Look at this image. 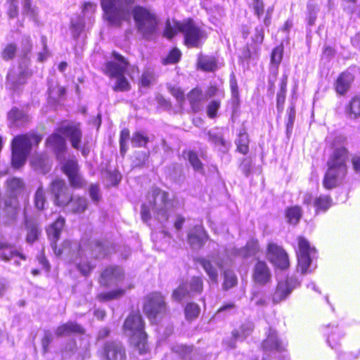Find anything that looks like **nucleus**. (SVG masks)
<instances>
[{"label": "nucleus", "mask_w": 360, "mask_h": 360, "mask_svg": "<svg viewBox=\"0 0 360 360\" xmlns=\"http://www.w3.org/2000/svg\"><path fill=\"white\" fill-rule=\"evenodd\" d=\"M65 224L62 217L51 224L47 229V234L51 240V247L57 256H70V261L75 264L77 269L84 276L88 275L94 268L87 259V255L96 258L103 257L108 254L107 248L103 243L94 241L89 245H79L76 241H65L61 248H57L56 243L60 238L61 231Z\"/></svg>", "instance_id": "1"}, {"label": "nucleus", "mask_w": 360, "mask_h": 360, "mask_svg": "<svg viewBox=\"0 0 360 360\" xmlns=\"http://www.w3.org/2000/svg\"><path fill=\"white\" fill-rule=\"evenodd\" d=\"M71 143L72 146L79 150L82 140V131L77 124H62L54 134L46 140V146L56 154L57 158L62 163V169L68 176L72 187L82 188L86 185V181L78 172V165L74 160L63 162V155L66 150L65 138Z\"/></svg>", "instance_id": "2"}, {"label": "nucleus", "mask_w": 360, "mask_h": 360, "mask_svg": "<svg viewBox=\"0 0 360 360\" xmlns=\"http://www.w3.org/2000/svg\"><path fill=\"white\" fill-rule=\"evenodd\" d=\"M259 252V245L257 240L251 239L248 241L246 245L240 249L233 247L224 248L219 251L217 255L213 254L211 259L205 257L198 258V262L205 271L210 280L213 283H217L218 270L213 266L214 262L219 268L222 269L225 266L230 264L233 258L240 257L242 258H248L255 256Z\"/></svg>", "instance_id": "3"}, {"label": "nucleus", "mask_w": 360, "mask_h": 360, "mask_svg": "<svg viewBox=\"0 0 360 360\" xmlns=\"http://www.w3.org/2000/svg\"><path fill=\"white\" fill-rule=\"evenodd\" d=\"M172 203L168 199V193L159 188H153L148 193V203H144L141 209V218L148 222L153 217L160 224L167 221L171 212Z\"/></svg>", "instance_id": "4"}, {"label": "nucleus", "mask_w": 360, "mask_h": 360, "mask_svg": "<svg viewBox=\"0 0 360 360\" xmlns=\"http://www.w3.org/2000/svg\"><path fill=\"white\" fill-rule=\"evenodd\" d=\"M347 158L348 153L345 146L335 148L328 160V168L323 181L326 188H333L344 179L347 172Z\"/></svg>", "instance_id": "5"}, {"label": "nucleus", "mask_w": 360, "mask_h": 360, "mask_svg": "<svg viewBox=\"0 0 360 360\" xmlns=\"http://www.w3.org/2000/svg\"><path fill=\"white\" fill-rule=\"evenodd\" d=\"M134 0H101V7L104 12L103 18L112 27H120L123 23L130 22L129 4Z\"/></svg>", "instance_id": "6"}, {"label": "nucleus", "mask_w": 360, "mask_h": 360, "mask_svg": "<svg viewBox=\"0 0 360 360\" xmlns=\"http://www.w3.org/2000/svg\"><path fill=\"white\" fill-rule=\"evenodd\" d=\"M42 138L34 133L16 136L11 143L12 165L18 169L23 166L34 145H38Z\"/></svg>", "instance_id": "7"}, {"label": "nucleus", "mask_w": 360, "mask_h": 360, "mask_svg": "<svg viewBox=\"0 0 360 360\" xmlns=\"http://www.w3.org/2000/svg\"><path fill=\"white\" fill-rule=\"evenodd\" d=\"M178 32L184 34L185 44L188 46L197 47L203 37L202 31L195 25L192 20L179 22L168 20L166 24L164 35L172 39Z\"/></svg>", "instance_id": "8"}, {"label": "nucleus", "mask_w": 360, "mask_h": 360, "mask_svg": "<svg viewBox=\"0 0 360 360\" xmlns=\"http://www.w3.org/2000/svg\"><path fill=\"white\" fill-rule=\"evenodd\" d=\"M51 191L55 196V203L58 206L68 205L73 213L83 212L87 206L84 198H73L63 180L56 179L51 183Z\"/></svg>", "instance_id": "9"}, {"label": "nucleus", "mask_w": 360, "mask_h": 360, "mask_svg": "<svg viewBox=\"0 0 360 360\" xmlns=\"http://www.w3.org/2000/svg\"><path fill=\"white\" fill-rule=\"evenodd\" d=\"M125 332L131 338V342L139 350V354L146 353L148 345L147 335L144 331V324L139 313H131L125 320L124 324Z\"/></svg>", "instance_id": "10"}, {"label": "nucleus", "mask_w": 360, "mask_h": 360, "mask_svg": "<svg viewBox=\"0 0 360 360\" xmlns=\"http://www.w3.org/2000/svg\"><path fill=\"white\" fill-rule=\"evenodd\" d=\"M113 57L116 61L107 63L105 66V72L109 77L115 79V89L116 91H127L129 88V84L124 77V73L128 63L121 55L115 52L113 53Z\"/></svg>", "instance_id": "11"}, {"label": "nucleus", "mask_w": 360, "mask_h": 360, "mask_svg": "<svg viewBox=\"0 0 360 360\" xmlns=\"http://www.w3.org/2000/svg\"><path fill=\"white\" fill-rule=\"evenodd\" d=\"M133 17L138 31L145 37L156 31L158 18L150 11L141 6H136L133 10Z\"/></svg>", "instance_id": "12"}, {"label": "nucleus", "mask_w": 360, "mask_h": 360, "mask_svg": "<svg viewBox=\"0 0 360 360\" xmlns=\"http://www.w3.org/2000/svg\"><path fill=\"white\" fill-rule=\"evenodd\" d=\"M297 250V271L302 274L312 272L313 261L316 257V251L309 242L303 237H299Z\"/></svg>", "instance_id": "13"}, {"label": "nucleus", "mask_w": 360, "mask_h": 360, "mask_svg": "<svg viewBox=\"0 0 360 360\" xmlns=\"http://www.w3.org/2000/svg\"><path fill=\"white\" fill-rule=\"evenodd\" d=\"M166 310L164 297L161 294L155 292L150 295L144 304L143 311L153 323H158Z\"/></svg>", "instance_id": "14"}, {"label": "nucleus", "mask_w": 360, "mask_h": 360, "mask_svg": "<svg viewBox=\"0 0 360 360\" xmlns=\"http://www.w3.org/2000/svg\"><path fill=\"white\" fill-rule=\"evenodd\" d=\"M266 257L276 269L286 270L290 266L288 253L281 246L275 243H268Z\"/></svg>", "instance_id": "15"}, {"label": "nucleus", "mask_w": 360, "mask_h": 360, "mask_svg": "<svg viewBox=\"0 0 360 360\" xmlns=\"http://www.w3.org/2000/svg\"><path fill=\"white\" fill-rule=\"evenodd\" d=\"M24 191V184L22 179L13 177L7 180V191L11 198L5 201L6 211L11 217H14L18 212V202L16 197Z\"/></svg>", "instance_id": "16"}, {"label": "nucleus", "mask_w": 360, "mask_h": 360, "mask_svg": "<svg viewBox=\"0 0 360 360\" xmlns=\"http://www.w3.org/2000/svg\"><path fill=\"white\" fill-rule=\"evenodd\" d=\"M202 290V278L200 276H193L188 282L181 283L174 290L172 298L174 300L181 301L188 297L200 294Z\"/></svg>", "instance_id": "17"}, {"label": "nucleus", "mask_w": 360, "mask_h": 360, "mask_svg": "<svg viewBox=\"0 0 360 360\" xmlns=\"http://www.w3.org/2000/svg\"><path fill=\"white\" fill-rule=\"evenodd\" d=\"M30 75L27 68V60L25 59L17 68L12 69L7 75V86L17 90L20 85L24 84Z\"/></svg>", "instance_id": "18"}, {"label": "nucleus", "mask_w": 360, "mask_h": 360, "mask_svg": "<svg viewBox=\"0 0 360 360\" xmlns=\"http://www.w3.org/2000/svg\"><path fill=\"white\" fill-rule=\"evenodd\" d=\"M300 284V281L295 276L288 277L285 280H279L273 296L274 302L278 303L286 299Z\"/></svg>", "instance_id": "19"}, {"label": "nucleus", "mask_w": 360, "mask_h": 360, "mask_svg": "<svg viewBox=\"0 0 360 360\" xmlns=\"http://www.w3.org/2000/svg\"><path fill=\"white\" fill-rule=\"evenodd\" d=\"M0 257L5 262L13 260L15 265H20L21 260H25L26 257L15 246L8 245L3 235L0 234Z\"/></svg>", "instance_id": "20"}, {"label": "nucleus", "mask_w": 360, "mask_h": 360, "mask_svg": "<svg viewBox=\"0 0 360 360\" xmlns=\"http://www.w3.org/2000/svg\"><path fill=\"white\" fill-rule=\"evenodd\" d=\"M286 346L287 343L278 338L277 333L274 329L269 328L267 337L262 343L265 354L272 353L276 354V353H281L285 351Z\"/></svg>", "instance_id": "21"}, {"label": "nucleus", "mask_w": 360, "mask_h": 360, "mask_svg": "<svg viewBox=\"0 0 360 360\" xmlns=\"http://www.w3.org/2000/svg\"><path fill=\"white\" fill-rule=\"evenodd\" d=\"M252 279L255 283L264 286L271 282V271L264 261H257L252 271Z\"/></svg>", "instance_id": "22"}, {"label": "nucleus", "mask_w": 360, "mask_h": 360, "mask_svg": "<svg viewBox=\"0 0 360 360\" xmlns=\"http://www.w3.org/2000/svg\"><path fill=\"white\" fill-rule=\"evenodd\" d=\"M302 201L304 205L308 207H314L316 214L320 212H326L332 205V199L326 195L313 197L311 194L307 193L304 194Z\"/></svg>", "instance_id": "23"}, {"label": "nucleus", "mask_w": 360, "mask_h": 360, "mask_svg": "<svg viewBox=\"0 0 360 360\" xmlns=\"http://www.w3.org/2000/svg\"><path fill=\"white\" fill-rule=\"evenodd\" d=\"M123 278V271L120 267L110 266L101 274L100 283L105 286L117 285Z\"/></svg>", "instance_id": "24"}, {"label": "nucleus", "mask_w": 360, "mask_h": 360, "mask_svg": "<svg viewBox=\"0 0 360 360\" xmlns=\"http://www.w3.org/2000/svg\"><path fill=\"white\" fill-rule=\"evenodd\" d=\"M104 354L107 360H126L125 349L120 342H107Z\"/></svg>", "instance_id": "25"}, {"label": "nucleus", "mask_w": 360, "mask_h": 360, "mask_svg": "<svg viewBox=\"0 0 360 360\" xmlns=\"http://www.w3.org/2000/svg\"><path fill=\"white\" fill-rule=\"evenodd\" d=\"M208 236L201 226H195L188 234V242L193 249L201 248Z\"/></svg>", "instance_id": "26"}, {"label": "nucleus", "mask_w": 360, "mask_h": 360, "mask_svg": "<svg viewBox=\"0 0 360 360\" xmlns=\"http://www.w3.org/2000/svg\"><path fill=\"white\" fill-rule=\"evenodd\" d=\"M324 335L326 336L327 343L332 349H335L339 345L344 336L342 330L334 324H330L325 328Z\"/></svg>", "instance_id": "27"}, {"label": "nucleus", "mask_w": 360, "mask_h": 360, "mask_svg": "<svg viewBox=\"0 0 360 360\" xmlns=\"http://www.w3.org/2000/svg\"><path fill=\"white\" fill-rule=\"evenodd\" d=\"M9 126L20 127L29 122L30 117L27 113L17 108H13L8 113Z\"/></svg>", "instance_id": "28"}, {"label": "nucleus", "mask_w": 360, "mask_h": 360, "mask_svg": "<svg viewBox=\"0 0 360 360\" xmlns=\"http://www.w3.org/2000/svg\"><path fill=\"white\" fill-rule=\"evenodd\" d=\"M354 79L352 74L349 72H342L336 81L335 89L338 94L343 95L349 89Z\"/></svg>", "instance_id": "29"}, {"label": "nucleus", "mask_w": 360, "mask_h": 360, "mask_svg": "<svg viewBox=\"0 0 360 360\" xmlns=\"http://www.w3.org/2000/svg\"><path fill=\"white\" fill-rule=\"evenodd\" d=\"M83 328L73 322H68L57 328L56 334L58 337L69 335L72 333H82Z\"/></svg>", "instance_id": "30"}, {"label": "nucleus", "mask_w": 360, "mask_h": 360, "mask_svg": "<svg viewBox=\"0 0 360 360\" xmlns=\"http://www.w3.org/2000/svg\"><path fill=\"white\" fill-rule=\"evenodd\" d=\"M187 98L190 103L192 110L198 112L201 108L203 95L201 91L197 88L193 89L187 96Z\"/></svg>", "instance_id": "31"}, {"label": "nucleus", "mask_w": 360, "mask_h": 360, "mask_svg": "<svg viewBox=\"0 0 360 360\" xmlns=\"http://www.w3.org/2000/svg\"><path fill=\"white\" fill-rule=\"evenodd\" d=\"M238 150L243 153L246 154L248 152L249 139L248 136L245 129H241L238 134V138L236 140Z\"/></svg>", "instance_id": "32"}, {"label": "nucleus", "mask_w": 360, "mask_h": 360, "mask_svg": "<svg viewBox=\"0 0 360 360\" xmlns=\"http://www.w3.org/2000/svg\"><path fill=\"white\" fill-rule=\"evenodd\" d=\"M302 216V211L300 207L294 206L289 207L285 211V217L288 222L291 224H297Z\"/></svg>", "instance_id": "33"}, {"label": "nucleus", "mask_w": 360, "mask_h": 360, "mask_svg": "<svg viewBox=\"0 0 360 360\" xmlns=\"http://www.w3.org/2000/svg\"><path fill=\"white\" fill-rule=\"evenodd\" d=\"M84 27V22L81 16H76L71 20V32L74 39H77Z\"/></svg>", "instance_id": "34"}, {"label": "nucleus", "mask_w": 360, "mask_h": 360, "mask_svg": "<svg viewBox=\"0 0 360 360\" xmlns=\"http://www.w3.org/2000/svg\"><path fill=\"white\" fill-rule=\"evenodd\" d=\"M200 68L205 71H214L217 69V64L212 57L203 56L198 60Z\"/></svg>", "instance_id": "35"}, {"label": "nucleus", "mask_w": 360, "mask_h": 360, "mask_svg": "<svg viewBox=\"0 0 360 360\" xmlns=\"http://www.w3.org/2000/svg\"><path fill=\"white\" fill-rule=\"evenodd\" d=\"M347 110L352 118H357L360 116V96H354L352 99Z\"/></svg>", "instance_id": "36"}, {"label": "nucleus", "mask_w": 360, "mask_h": 360, "mask_svg": "<svg viewBox=\"0 0 360 360\" xmlns=\"http://www.w3.org/2000/svg\"><path fill=\"white\" fill-rule=\"evenodd\" d=\"M31 1L32 0L22 1V11L24 13L29 15L34 21L37 22L39 9L37 6H32Z\"/></svg>", "instance_id": "37"}, {"label": "nucleus", "mask_w": 360, "mask_h": 360, "mask_svg": "<svg viewBox=\"0 0 360 360\" xmlns=\"http://www.w3.org/2000/svg\"><path fill=\"white\" fill-rule=\"evenodd\" d=\"M125 293L123 289L113 290L108 292H103L98 295V298L101 301H108L116 300L121 297Z\"/></svg>", "instance_id": "38"}, {"label": "nucleus", "mask_w": 360, "mask_h": 360, "mask_svg": "<svg viewBox=\"0 0 360 360\" xmlns=\"http://www.w3.org/2000/svg\"><path fill=\"white\" fill-rule=\"evenodd\" d=\"M155 80V74L153 70L150 68L146 69L140 80V84L141 86L148 87L151 85Z\"/></svg>", "instance_id": "39"}, {"label": "nucleus", "mask_w": 360, "mask_h": 360, "mask_svg": "<svg viewBox=\"0 0 360 360\" xmlns=\"http://www.w3.org/2000/svg\"><path fill=\"white\" fill-rule=\"evenodd\" d=\"M224 281L223 287L224 290H229L237 284L238 280L236 274L231 271H225L224 274Z\"/></svg>", "instance_id": "40"}, {"label": "nucleus", "mask_w": 360, "mask_h": 360, "mask_svg": "<svg viewBox=\"0 0 360 360\" xmlns=\"http://www.w3.org/2000/svg\"><path fill=\"white\" fill-rule=\"evenodd\" d=\"M209 136L210 140L214 143H215L217 146H221L222 147V148H220L222 152H225L228 149L229 144H226L220 132H215L213 130L210 131L209 132Z\"/></svg>", "instance_id": "41"}, {"label": "nucleus", "mask_w": 360, "mask_h": 360, "mask_svg": "<svg viewBox=\"0 0 360 360\" xmlns=\"http://www.w3.org/2000/svg\"><path fill=\"white\" fill-rule=\"evenodd\" d=\"M32 167L36 170H39L43 173H45L48 169H46L47 161L42 155L34 157L31 160Z\"/></svg>", "instance_id": "42"}, {"label": "nucleus", "mask_w": 360, "mask_h": 360, "mask_svg": "<svg viewBox=\"0 0 360 360\" xmlns=\"http://www.w3.org/2000/svg\"><path fill=\"white\" fill-rule=\"evenodd\" d=\"M283 49L282 46L275 47L271 53V63L277 68L283 58Z\"/></svg>", "instance_id": "43"}, {"label": "nucleus", "mask_w": 360, "mask_h": 360, "mask_svg": "<svg viewBox=\"0 0 360 360\" xmlns=\"http://www.w3.org/2000/svg\"><path fill=\"white\" fill-rule=\"evenodd\" d=\"M260 49L257 45H251L248 46L246 51L243 53V57L249 60H255L259 56Z\"/></svg>", "instance_id": "44"}, {"label": "nucleus", "mask_w": 360, "mask_h": 360, "mask_svg": "<svg viewBox=\"0 0 360 360\" xmlns=\"http://www.w3.org/2000/svg\"><path fill=\"white\" fill-rule=\"evenodd\" d=\"M200 313V307L195 303H188L185 307V315L187 319H195Z\"/></svg>", "instance_id": "45"}, {"label": "nucleus", "mask_w": 360, "mask_h": 360, "mask_svg": "<svg viewBox=\"0 0 360 360\" xmlns=\"http://www.w3.org/2000/svg\"><path fill=\"white\" fill-rule=\"evenodd\" d=\"M35 207L38 210H43L46 203V197L44 191L41 187H39L36 191L34 196Z\"/></svg>", "instance_id": "46"}, {"label": "nucleus", "mask_w": 360, "mask_h": 360, "mask_svg": "<svg viewBox=\"0 0 360 360\" xmlns=\"http://www.w3.org/2000/svg\"><path fill=\"white\" fill-rule=\"evenodd\" d=\"M148 142V138L141 132L135 133L131 138V144L134 147L145 146Z\"/></svg>", "instance_id": "47"}, {"label": "nucleus", "mask_w": 360, "mask_h": 360, "mask_svg": "<svg viewBox=\"0 0 360 360\" xmlns=\"http://www.w3.org/2000/svg\"><path fill=\"white\" fill-rule=\"evenodd\" d=\"M308 17L307 20L309 25H313L316 19V14L319 10L317 5L309 2L307 5Z\"/></svg>", "instance_id": "48"}, {"label": "nucleus", "mask_w": 360, "mask_h": 360, "mask_svg": "<svg viewBox=\"0 0 360 360\" xmlns=\"http://www.w3.org/2000/svg\"><path fill=\"white\" fill-rule=\"evenodd\" d=\"M181 52L178 49H173L169 55L164 59V64H174L177 63L181 58Z\"/></svg>", "instance_id": "49"}, {"label": "nucleus", "mask_w": 360, "mask_h": 360, "mask_svg": "<svg viewBox=\"0 0 360 360\" xmlns=\"http://www.w3.org/2000/svg\"><path fill=\"white\" fill-rule=\"evenodd\" d=\"M26 227L27 229V242L32 243L38 237L39 233V229L35 226H30L27 221Z\"/></svg>", "instance_id": "50"}, {"label": "nucleus", "mask_w": 360, "mask_h": 360, "mask_svg": "<svg viewBox=\"0 0 360 360\" xmlns=\"http://www.w3.org/2000/svg\"><path fill=\"white\" fill-rule=\"evenodd\" d=\"M129 130L127 129L122 130V131L120 133V153L122 155H124L127 150V142L129 139Z\"/></svg>", "instance_id": "51"}, {"label": "nucleus", "mask_w": 360, "mask_h": 360, "mask_svg": "<svg viewBox=\"0 0 360 360\" xmlns=\"http://www.w3.org/2000/svg\"><path fill=\"white\" fill-rule=\"evenodd\" d=\"M8 15L10 18H14L18 13V0H7Z\"/></svg>", "instance_id": "52"}, {"label": "nucleus", "mask_w": 360, "mask_h": 360, "mask_svg": "<svg viewBox=\"0 0 360 360\" xmlns=\"http://www.w3.org/2000/svg\"><path fill=\"white\" fill-rule=\"evenodd\" d=\"M46 41V37L44 36H41V42L43 46V50L38 54V60L40 62L45 61L49 56V51L47 48Z\"/></svg>", "instance_id": "53"}, {"label": "nucleus", "mask_w": 360, "mask_h": 360, "mask_svg": "<svg viewBox=\"0 0 360 360\" xmlns=\"http://www.w3.org/2000/svg\"><path fill=\"white\" fill-rule=\"evenodd\" d=\"M188 157L189 162L193 166V169L195 171H200L202 169V164L197 155L191 151L188 153Z\"/></svg>", "instance_id": "54"}, {"label": "nucleus", "mask_w": 360, "mask_h": 360, "mask_svg": "<svg viewBox=\"0 0 360 360\" xmlns=\"http://www.w3.org/2000/svg\"><path fill=\"white\" fill-rule=\"evenodd\" d=\"M224 91L219 87H217L216 86H210L206 91L205 97L206 98H209L214 96L224 97Z\"/></svg>", "instance_id": "55"}, {"label": "nucleus", "mask_w": 360, "mask_h": 360, "mask_svg": "<svg viewBox=\"0 0 360 360\" xmlns=\"http://www.w3.org/2000/svg\"><path fill=\"white\" fill-rule=\"evenodd\" d=\"M220 106L218 101H212L207 106V115L210 117H215L217 112Z\"/></svg>", "instance_id": "56"}, {"label": "nucleus", "mask_w": 360, "mask_h": 360, "mask_svg": "<svg viewBox=\"0 0 360 360\" xmlns=\"http://www.w3.org/2000/svg\"><path fill=\"white\" fill-rule=\"evenodd\" d=\"M170 92L181 105L182 103L184 101V95L182 90L179 87L172 86L170 88Z\"/></svg>", "instance_id": "57"}, {"label": "nucleus", "mask_w": 360, "mask_h": 360, "mask_svg": "<svg viewBox=\"0 0 360 360\" xmlns=\"http://www.w3.org/2000/svg\"><path fill=\"white\" fill-rule=\"evenodd\" d=\"M253 41L256 44H261L264 40V29L262 27H257L255 28V34L252 37Z\"/></svg>", "instance_id": "58"}, {"label": "nucleus", "mask_w": 360, "mask_h": 360, "mask_svg": "<svg viewBox=\"0 0 360 360\" xmlns=\"http://www.w3.org/2000/svg\"><path fill=\"white\" fill-rule=\"evenodd\" d=\"M53 340V335L50 331H46L44 333V336L42 339V347L44 352H46L49 349V346L50 343Z\"/></svg>", "instance_id": "59"}, {"label": "nucleus", "mask_w": 360, "mask_h": 360, "mask_svg": "<svg viewBox=\"0 0 360 360\" xmlns=\"http://www.w3.org/2000/svg\"><path fill=\"white\" fill-rule=\"evenodd\" d=\"M97 8V5L94 3L87 2L83 6L82 12L84 15H91L94 13Z\"/></svg>", "instance_id": "60"}, {"label": "nucleus", "mask_w": 360, "mask_h": 360, "mask_svg": "<svg viewBox=\"0 0 360 360\" xmlns=\"http://www.w3.org/2000/svg\"><path fill=\"white\" fill-rule=\"evenodd\" d=\"M15 52V46L13 44L8 45L4 50L2 53L3 58L4 59H10L11 58Z\"/></svg>", "instance_id": "61"}, {"label": "nucleus", "mask_w": 360, "mask_h": 360, "mask_svg": "<svg viewBox=\"0 0 360 360\" xmlns=\"http://www.w3.org/2000/svg\"><path fill=\"white\" fill-rule=\"evenodd\" d=\"M22 51L24 53L25 56L31 51L32 49V43L30 37L27 36L24 37L22 41Z\"/></svg>", "instance_id": "62"}, {"label": "nucleus", "mask_w": 360, "mask_h": 360, "mask_svg": "<svg viewBox=\"0 0 360 360\" xmlns=\"http://www.w3.org/2000/svg\"><path fill=\"white\" fill-rule=\"evenodd\" d=\"M255 13L259 18L264 12V4L262 0H255L253 2Z\"/></svg>", "instance_id": "63"}, {"label": "nucleus", "mask_w": 360, "mask_h": 360, "mask_svg": "<svg viewBox=\"0 0 360 360\" xmlns=\"http://www.w3.org/2000/svg\"><path fill=\"white\" fill-rule=\"evenodd\" d=\"M352 162L354 172L357 174H360V155H354L352 158Z\"/></svg>", "instance_id": "64"}]
</instances>
